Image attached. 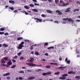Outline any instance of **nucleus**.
Masks as SVG:
<instances>
[{
	"label": "nucleus",
	"mask_w": 80,
	"mask_h": 80,
	"mask_svg": "<svg viewBox=\"0 0 80 80\" xmlns=\"http://www.w3.org/2000/svg\"><path fill=\"white\" fill-rule=\"evenodd\" d=\"M33 11H34V12H38V10L37 9H32Z\"/></svg>",
	"instance_id": "25"
},
{
	"label": "nucleus",
	"mask_w": 80,
	"mask_h": 80,
	"mask_svg": "<svg viewBox=\"0 0 80 80\" xmlns=\"http://www.w3.org/2000/svg\"><path fill=\"white\" fill-rule=\"evenodd\" d=\"M30 59H31V60H34V58H30Z\"/></svg>",
	"instance_id": "59"
},
{
	"label": "nucleus",
	"mask_w": 80,
	"mask_h": 80,
	"mask_svg": "<svg viewBox=\"0 0 80 80\" xmlns=\"http://www.w3.org/2000/svg\"><path fill=\"white\" fill-rule=\"evenodd\" d=\"M41 16L42 17H45V16L43 14H42Z\"/></svg>",
	"instance_id": "53"
},
{
	"label": "nucleus",
	"mask_w": 80,
	"mask_h": 80,
	"mask_svg": "<svg viewBox=\"0 0 80 80\" xmlns=\"http://www.w3.org/2000/svg\"><path fill=\"white\" fill-rule=\"evenodd\" d=\"M10 72H7L5 74H4L3 75V76H7V75H10Z\"/></svg>",
	"instance_id": "9"
},
{
	"label": "nucleus",
	"mask_w": 80,
	"mask_h": 80,
	"mask_svg": "<svg viewBox=\"0 0 80 80\" xmlns=\"http://www.w3.org/2000/svg\"><path fill=\"white\" fill-rule=\"evenodd\" d=\"M42 75H43V76H45V75H47V73L43 72L42 74Z\"/></svg>",
	"instance_id": "31"
},
{
	"label": "nucleus",
	"mask_w": 80,
	"mask_h": 80,
	"mask_svg": "<svg viewBox=\"0 0 80 80\" xmlns=\"http://www.w3.org/2000/svg\"><path fill=\"white\" fill-rule=\"evenodd\" d=\"M54 23H58V21H55L54 22Z\"/></svg>",
	"instance_id": "49"
},
{
	"label": "nucleus",
	"mask_w": 80,
	"mask_h": 80,
	"mask_svg": "<svg viewBox=\"0 0 80 80\" xmlns=\"http://www.w3.org/2000/svg\"><path fill=\"white\" fill-rule=\"evenodd\" d=\"M16 67V65H14L10 67V68H14Z\"/></svg>",
	"instance_id": "20"
},
{
	"label": "nucleus",
	"mask_w": 80,
	"mask_h": 80,
	"mask_svg": "<svg viewBox=\"0 0 80 80\" xmlns=\"http://www.w3.org/2000/svg\"><path fill=\"white\" fill-rule=\"evenodd\" d=\"M46 67L47 68H50V67H51V66H50L48 65V66H46Z\"/></svg>",
	"instance_id": "29"
},
{
	"label": "nucleus",
	"mask_w": 80,
	"mask_h": 80,
	"mask_svg": "<svg viewBox=\"0 0 80 80\" xmlns=\"http://www.w3.org/2000/svg\"><path fill=\"white\" fill-rule=\"evenodd\" d=\"M46 12L47 13H52V11L50 10H47Z\"/></svg>",
	"instance_id": "12"
},
{
	"label": "nucleus",
	"mask_w": 80,
	"mask_h": 80,
	"mask_svg": "<svg viewBox=\"0 0 80 80\" xmlns=\"http://www.w3.org/2000/svg\"><path fill=\"white\" fill-rule=\"evenodd\" d=\"M68 22H72V23L74 22V20L71 19V18H68Z\"/></svg>",
	"instance_id": "8"
},
{
	"label": "nucleus",
	"mask_w": 80,
	"mask_h": 80,
	"mask_svg": "<svg viewBox=\"0 0 80 80\" xmlns=\"http://www.w3.org/2000/svg\"><path fill=\"white\" fill-rule=\"evenodd\" d=\"M33 45L31 46L30 47V50H33Z\"/></svg>",
	"instance_id": "36"
},
{
	"label": "nucleus",
	"mask_w": 80,
	"mask_h": 80,
	"mask_svg": "<svg viewBox=\"0 0 80 80\" xmlns=\"http://www.w3.org/2000/svg\"><path fill=\"white\" fill-rule=\"evenodd\" d=\"M76 22H80V20H76Z\"/></svg>",
	"instance_id": "60"
},
{
	"label": "nucleus",
	"mask_w": 80,
	"mask_h": 80,
	"mask_svg": "<svg viewBox=\"0 0 80 80\" xmlns=\"http://www.w3.org/2000/svg\"><path fill=\"white\" fill-rule=\"evenodd\" d=\"M25 15H28L29 14L27 12H25Z\"/></svg>",
	"instance_id": "61"
},
{
	"label": "nucleus",
	"mask_w": 80,
	"mask_h": 80,
	"mask_svg": "<svg viewBox=\"0 0 80 80\" xmlns=\"http://www.w3.org/2000/svg\"><path fill=\"white\" fill-rule=\"evenodd\" d=\"M19 73H24V71H19Z\"/></svg>",
	"instance_id": "44"
},
{
	"label": "nucleus",
	"mask_w": 80,
	"mask_h": 80,
	"mask_svg": "<svg viewBox=\"0 0 80 80\" xmlns=\"http://www.w3.org/2000/svg\"><path fill=\"white\" fill-rule=\"evenodd\" d=\"M24 8H26V9H29V8H30L28 7L27 6H24Z\"/></svg>",
	"instance_id": "32"
},
{
	"label": "nucleus",
	"mask_w": 80,
	"mask_h": 80,
	"mask_svg": "<svg viewBox=\"0 0 80 80\" xmlns=\"http://www.w3.org/2000/svg\"><path fill=\"white\" fill-rule=\"evenodd\" d=\"M9 9H10L11 10H12V11L14 10V8L12 7H9Z\"/></svg>",
	"instance_id": "19"
},
{
	"label": "nucleus",
	"mask_w": 80,
	"mask_h": 80,
	"mask_svg": "<svg viewBox=\"0 0 80 80\" xmlns=\"http://www.w3.org/2000/svg\"><path fill=\"white\" fill-rule=\"evenodd\" d=\"M34 20H37L36 22L37 23H38V22H42V19L38 18H35Z\"/></svg>",
	"instance_id": "2"
},
{
	"label": "nucleus",
	"mask_w": 80,
	"mask_h": 80,
	"mask_svg": "<svg viewBox=\"0 0 80 80\" xmlns=\"http://www.w3.org/2000/svg\"><path fill=\"white\" fill-rule=\"evenodd\" d=\"M69 5V3L67 2V3H65L64 2H63L62 6V7H65V6H67V5Z\"/></svg>",
	"instance_id": "4"
},
{
	"label": "nucleus",
	"mask_w": 80,
	"mask_h": 80,
	"mask_svg": "<svg viewBox=\"0 0 80 80\" xmlns=\"http://www.w3.org/2000/svg\"><path fill=\"white\" fill-rule=\"evenodd\" d=\"M52 73L51 72H47V75H50Z\"/></svg>",
	"instance_id": "37"
},
{
	"label": "nucleus",
	"mask_w": 80,
	"mask_h": 80,
	"mask_svg": "<svg viewBox=\"0 0 80 80\" xmlns=\"http://www.w3.org/2000/svg\"><path fill=\"white\" fill-rule=\"evenodd\" d=\"M20 60H23V57H21L20 58Z\"/></svg>",
	"instance_id": "47"
},
{
	"label": "nucleus",
	"mask_w": 80,
	"mask_h": 80,
	"mask_svg": "<svg viewBox=\"0 0 80 80\" xmlns=\"http://www.w3.org/2000/svg\"><path fill=\"white\" fill-rule=\"evenodd\" d=\"M1 66H2V67H5V66H6V64H1Z\"/></svg>",
	"instance_id": "38"
},
{
	"label": "nucleus",
	"mask_w": 80,
	"mask_h": 80,
	"mask_svg": "<svg viewBox=\"0 0 80 80\" xmlns=\"http://www.w3.org/2000/svg\"><path fill=\"white\" fill-rule=\"evenodd\" d=\"M35 78L34 77H31L28 78V80H32V79H35Z\"/></svg>",
	"instance_id": "16"
},
{
	"label": "nucleus",
	"mask_w": 80,
	"mask_h": 80,
	"mask_svg": "<svg viewBox=\"0 0 80 80\" xmlns=\"http://www.w3.org/2000/svg\"><path fill=\"white\" fill-rule=\"evenodd\" d=\"M26 64L27 65H28V66H30L31 67H35V66H38L39 67H42V65L40 64L39 65H37L35 64H34L32 63L31 62H29V63H26Z\"/></svg>",
	"instance_id": "1"
},
{
	"label": "nucleus",
	"mask_w": 80,
	"mask_h": 80,
	"mask_svg": "<svg viewBox=\"0 0 80 80\" xmlns=\"http://www.w3.org/2000/svg\"><path fill=\"white\" fill-rule=\"evenodd\" d=\"M59 79H60V80H65L66 79V78L65 77H61L59 78Z\"/></svg>",
	"instance_id": "14"
},
{
	"label": "nucleus",
	"mask_w": 80,
	"mask_h": 80,
	"mask_svg": "<svg viewBox=\"0 0 80 80\" xmlns=\"http://www.w3.org/2000/svg\"><path fill=\"white\" fill-rule=\"evenodd\" d=\"M56 12L57 13H58V15H62V12H60V11L58 10H57L56 11Z\"/></svg>",
	"instance_id": "6"
},
{
	"label": "nucleus",
	"mask_w": 80,
	"mask_h": 80,
	"mask_svg": "<svg viewBox=\"0 0 80 80\" xmlns=\"http://www.w3.org/2000/svg\"><path fill=\"white\" fill-rule=\"evenodd\" d=\"M7 80L10 79V77H7Z\"/></svg>",
	"instance_id": "56"
},
{
	"label": "nucleus",
	"mask_w": 80,
	"mask_h": 80,
	"mask_svg": "<svg viewBox=\"0 0 80 80\" xmlns=\"http://www.w3.org/2000/svg\"><path fill=\"white\" fill-rule=\"evenodd\" d=\"M40 71H42V69H38V70H37V72H39Z\"/></svg>",
	"instance_id": "52"
},
{
	"label": "nucleus",
	"mask_w": 80,
	"mask_h": 80,
	"mask_svg": "<svg viewBox=\"0 0 80 80\" xmlns=\"http://www.w3.org/2000/svg\"><path fill=\"white\" fill-rule=\"evenodd\" d=\"M4 34V35H5V36L9 35V34H8V32L5 33Z\"/></svg>",
	"instance_id": "27"
},
{
	"label": "nucleus",
	"mask_w": 80,
	"mask_h": 80,
	"mask_svg": "<svg viewBox=\"0 0 80 80\" xmlns=\"http://www.w3.org/2000/svg\"><path fill=\"white\" fill-rule=\"evenodd\" d=\"M75 78H77V79H80V76H76L75 77Z\"/></svg>",
	"instance_id": "26"
},
{
	"label": "nucleus",
	"mask_w": 80,
	"mask_h": 80,
	"mask_svg": "<svg viewBox=\"0 0 80 80\" xmlns=\"http://www.w3.org/2000/svg\"><path fill=\"white\" fill-rule=\"evenodd\" d=\"M4 60H8V57H5L4 58Z\"/></svg>",
	"instance_id": "39"
},
{
	"label": "nucleus",
	"mask_w": 80,
	"mask_h": 80,
	"mask_svg": "<svg viewBox=\"0 0 80 80\" xmlns=\"http://www.w3.org/2000/svg\"><path fill=\"white\" fill-rule=\"evenodd\" d=\"M45 55H46V56H48V53H45Z\"/></svg>",
	"instance_id": "58"
},
{
	"label": "nucleus",
	"mask_w": 80,
	"mask_h": 80,
	"mask_svg": "<svg viewBox=\"0 0 80 80\" xmlns=\"http://www.w3.org/2000/svg\"><path fill=\"white\" fill-rule=\"evenodd\" d=\"M33 60H32V59L30 60H29L28 62H30L31 63H32V62H33Z\"/></svg>",
	"instance_id": "40"
},
{
	"label": "nucleus",
	"mask_w": 80,
	"mask_h": 80,
	"mask_svg": "<svg viewBox=\"0 0 80 80\" xmlns=\"http://www.w3.org/2000/svg\"><path fill=\"white\" fill-rule=\"evenodd\" d=\"M51 48H52V49H53L54 48V47L52 46V47L47 48V49H48V50H50Z\"/></svg>",
	"instance_id": "15"
},
{
	"label": "nucleus",
	"mask_w": 80,
	"mask_h": 80,
	"mask_svg": "<svg viewBox=\"0 0 80 80\" xmlns=\"http://www.w3.org/2000/svg\"><path fill=\"white\" fill-rule=\"evenodd\" d=\"M18 79H19V80H22L23 79V78L22 77H19Z\"/></svg>",
	"instance_id": "46"
},
{
	"label": "nucleus",
	"mask_w": 80,
	"mask_h": 80,
	"mask_svg": "<svg viewBox=\"0 0 80 80\" xmlns=\"http://www.w3.org/2000/svg\"><path fill=\"white\" fill-rule=\"evenodd\" d=\"M24 41L25 42H27V41L28 42H29V40H27V39L24 40Z\"/></svg>",
	"instance_id": "51"
},
{
	"label": "nucleus",
	"mask_w": 80,
	"mask_h": 80,
	"mask_svg": "<svg viewBox=\"0 0 80 80\" xmlns=\"http://www.w3.org/2000/svg\"><path fill=\"white\" fill-rule=\"evenodd\" d=\"M5 66L6 67H10V65H6V66Z\"/></svg>",
	"instance_id": "62"
},
{
	"label": "nucleus",
	"mask_w": 80,
	"mask_h": 80,
	"mask_svg": "<svg viewBox=\"0 0 80 80\" xmlns=\"http://www.w3.org/2000/svg\"><path fill=\"white\" fill-rule=\"evenodd\" d=\"M13 58L14 59H15V58H17V56H16L15 57H14Z\"/></svg>",
	"instance_id": "50"
},
{
	"label": "nucleus",
	"mask_w": 80,
	"mask_h": 80,
	"mask_svg": "<svg viewBox=\"0 0 80 80\" xmlns=\"http://www.w3.org/2000/svg\"><path fill=\"white\" fill-rule=\"evenodd\" d=\"M32 1L33 2H35V3H37V0H32Z\"/></svg>",
	"instance_id": "57"
},
{
	"label": "nucleus",
	"mask_w": 80,
	"mask_h": 80,
	"mask_svg": "<svg viewBox=\"0 0 80 80\" xmlns=\"http://www.w3.org/2000/svg\"><path fill=\"white\" fill-rule=\"evenodd\" d=\"M19 46L18 47V49H22V47H24L23 45H21V44H19Z\"/></svg>",
	"instance_id": "5"
},
{
	"label": "nucleus",
	"mask_w": 80,
	"mask_h": 80,
	"mask_svg": "<svg viewBox=\"0 0 80 80\" xmlns=\"http://www.w3.org/2000/svg\"><path fill=\"white\" fill-rule=\"evenodd\" d=\"M34 5H38V6H39L40 5V4H37V3H34Z\"/></svg>",
	"instance_id": "45"
},
{
	"label": "nucleus",
	"mask_w": 80,
	"mask_h": 80,
	"mask_svg": "<svg viewBox=\"0 0 80 80\" xmlns=\"http://www.w3.org/2000/svg\"><path fill=\"white\" fill-rule=\"evenodd\" d=\"M0 31H4L5 30V28H0Z\"/></svg>",
	"instance_id": "30"
},
{
	"label": "nucleus",
	"mask_w": 80,
	"mask_h": 80,
	"mask_svg": "<svg viewBox=\"0 0 80 80\" xmlns=\"http://www.w3.org/2000/svg\"><path fill=\"white\" fill-rule=\"evenodd\" d=\"M48 1L49 2L51 3V2H52V0H48Z\"/></svg>",
	"instance_id": "63"
},
{
	"label": "nucleus",
	"mask_w": 80,
	"mask_h": 80,
	"mask_svg": "<svg viewBox=\"0 0 80 80\" xmlns=\"http://www.w3.org/2000/svg\"><path fill=\"white\" fill-rule=\"evenodd\" d=\"M48 45V42H45V43L44 44V45L45 46H47Z\"/></svg>",
	"instance_id": "28"
},
{
	"label": "nucleus",
	"mask_w": 80,
	"mask_h": 80,
	"mask_svg": "<svg viewBox=\"0 0 80 80\" xmlns=\"http://www.w3.org/2000/svg\"><path fill=\"white\" fill-rule=\"evenodd\" d=\"M13 12H14V13H17V12H18V10H16L15 11H13Z\"/></svg>",
	"instance_id": "48"
},
{
	"label": "nucleus",
	"mask_w": 80,
	"mask_h": 80,
	"mask_svg": "<svg viewBox=\"0 0 80 80\" xmlns=\"http://www.w3.org/2000/svg\"><path fill=\"white\" fill-rule=\"evenodd\" d=\"M17 39L18 40H23V38L22 37L18 38Z\"/></svg>",
	"instance_id": "17"
},
{
	"label": "nucleus",
	"mask_w": 80,
	"mask_h": 80,
	"mask_svg": "<svg viewBox=\"0 0 80 80\" xmlns=\"http://www.w3.org/2000/svg\"><path fill=\"white\" fill-rule=\"evenodd\" d=\"M21 55H22V52H20L18 53V56H20Z\"/></svg>",
	"instance_id": "33"
},
{
	"label": "nucleus",
	"mask_w": 80,
	"mask_h": 80,
	"mask_svg": "<svg viewBox=\"0 0 80 80\" xmlns=\"http://www.w3.org/2000/svg\"><path fill=\"white\" fill-rule=\"evenodd\" d=\"M1 61L2 62V63H5V61L3 60V59H2L1 60Z\"/></svg>",
	"instance_id": "23"
},
{
	"label": "nucleus",
	"mask_w": 80,
	"mask_h": 80,
	"mask_svg": "<svg viewBox=\"0 0 80 80\" xmlns=\"http://www.w3.org/2000/svg\"><path fill=\"white\" fill-rule=\"evenodd\" d=\"M67 63L69 64L70 63V61L68 60L67 61Z\"/></svg>",
	"instance_id": "54"
},
{
	"label": "nucleus",
	"mask_w": 80,
	"mask_h": 80,
	"mask_svg": "<svg viewBox=\"0 0 80 80\" xmlns=\"http://www.w3.org/2000/svg\"><path fill=\"white\" fill-rule=\"evenodd\" d=\"M3 46L5 47H8V44H7L5 43H4L3 44Z\"/></svg>",
	"instance_id": "18"
},
{
	"label": "nucleus",
	"mask_w": 80,
	"mask_h": 80,
	"mask_svg": "<svg viewBox=\"0 0 80 80\" xmlns=\"http://www.w3.org/2000/svg\"><path fill=\"white\" fill-rule=\"evenodd\" d=\"M65 68V67H62V66L60 67V70H63Z\"/></svg>",
	"instance_id": "11"
},
{
	"label": "nucleus",
	"mask_w": 80,
	"mask_h": 80,
	"mask_svg": "<svg viewBox=\"0 0 80 80\" xmlns=\"http://www.w3.org/2000/svg\"><path fill=\"white\" fill-rule=\"evenodd\" d=\"M9 2L10 3H13V4H14V3H15V2H14V1H12V0H11V1L9 0Z\"/></svg>",
	"instance_id": "13"
},
{
	"label": "nucleus",
	"mask_w": 80,
	"mask_h": 80,
	"mask_svg": "<svg viewBox=\"0 0 80 80\" xmlns=\"http://www.w3.org/2000/svg\"><path fill=\"white\" fill-rule=\"evenodd\" d=\"M24 44V42H21V43L20 44V45H23Z\"/></svg>",
	"instance_id": "41"
},
{
	"label": "nucleus",
	"mask_w": 80,
	"mask_h": 80,
	"mask_svg": "<svg viewBox=\"0 0 80 80\" xmlns=\"http://www.w3.org/2000/svg\"><path fill=\"white\" fill-rule=\"evenodd\" d=\"M7 65L10 66L12 64V61H11V60H9V61L7 63Z\"/></svg>",
	"instance_id": "3"
},
{
	"label": "nucleus",
	"mask_w": 80,
	"mask_h": 80,
	"mask_svg": "<svg viewBox=\"0 0 80 80\" xmlns=\"http://www.w3.org/2000/svg\"><path fill=\"white\" fill-rule=\"evenodd\" d=\"M12 61L13 63H15V62H16V60H15L14 59H12Z\"/></svg>",
	"instance_id": "35"
},
{
	"label": "nucleus",
	"mask_w": 80,
	"mask_h": 80,
	"mask_svg": "<svg viewBox=\"0 0 80 80\" xmlns=\"http://www.w3.org/2000/svg\"><path fill=\"white\" fill-rule=\"evenodd\" d=\"M59 0H55V3L56 4H57V2H58Z\"/></svg>",
	"instance_id": "34"
},
{
	"label": "nucleus",
	"mask_w": 80,
	"mask_h": 80,
	"mask_svg": "<svg viewBox=\"0 0 80 80\" xmlns=\"http://www.w3.org/2000/svg\"><path fill=\"white\" fill-rule=\"evenodd\" d=\"M60 3H63V1H62V0H60Z\"/></svg>",
	"instance_id": "64"
},
{
	"label": "nucleus",
	"mask_w": 80,
	"mask_h": 80,
	"mask_svg": "<svg viewBox=\"0 0 80 80\" xmlns=\"http://www.w3.org/2000/svg\"><path fill=\"white\" fill-rule=\"evenodd\" d=\"M68 18H63V20H68Z\"/></svg>",
	"instance_id": "55"
},
{
	"label": "nucleus",
	"mask_w": 80,
	"mask_h": 80,
	"mask_svg": "<svg viewBox=\"0 0 80 80\" xmlns=\"http://www.w3.org/2000/svg\"><path fill=\"white\" fill-rule=\"evenodd\" d=\"M67 76H68V74H63L62 75V77H67Z\"/></svg>",
	"instance_id": "22"
},
{
	"label": "nucleus",
	"mask_w": 80,
	"mask_h": 80,
	"mask_svg": "<svg viewBox=\"0 0 80 80\" xmlns=\"http://www.w3.org/2000/svg\"><path fill=\"white\" fill-rule=\"evenodd\" d=\"M68 74H75V72H73V71H71L68 72Z\"/></svg>",
	"instance_id": "7"
},
{
	"label": "nucleus",
	"mask_w": 80,
	"mask_h": 80,
	"mask_svg": "<svg viewBox=\"0 0 80 80\" xmlns=\"http://www.w3.org/2000/svg\"><path fill=\"white\" fill-rule=\"evenodd\" d=\"M3 34H4V32H0V35H3Z\"/></svg>",
	"instance_id": "43"
},
{
	"label": "nucleus",
	"mask_w": 80,
	"mask_h": 80,
	"mask_svg": "<svg viewBox=\"0 0 80 80\" xmlns=\"http://www.w3.org/2000/svg\"><path fill=\"white\" fill-rule=\"evenodd\" d=\"M60 74V72H57L54 73V75H59Z\"/></svg>",
	"instance_id": "21"
},
{
	"label": "nucleus",
	"mask_w": 80,
	"mask_h": 80,
	"mask_svg": "<svg viewBox=\"0 0 80 80\" xmlns=\"http://www.w3.org/2000/svg\"><path fill=\"white\" fill-rule=\"evenodd\" d=\"M35 55H40V54H39V53H38V52H36L35 53Z\"/></svg>",
	"instance_id": "24"
},
{
	"label": "nucleus",
	"mask_w": 80,
	"mask_h": 80,
	"mask_svg": "<svg viewBox=\"0 0 80 80\" xmlns=\"http://www.w3.org/2000/svg\"><path fill=\"white\" fill-rule=\"evenodd\" d=\"M70 9V8H69L66 9V10L65 11V12H70V10L69 9Z\"/></svg>",
	"instance_id": "10"
},
{
	"label": "nucleus",
	"mask_w": 80,
	"mask_h": 80,
	"mask_svg": "<svg viewBox=\"0 0 80 80\" xmlns=\"http://www.w3.org/2000/svg\"><path fill=\"white\" fill-rule=\"evenodd\" d=\"M29 5L31 7H34V5H33V4H30Z\"/></svg>",
	"instance_id": "42"
}]
</instances>
